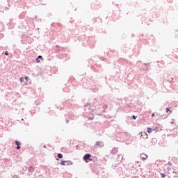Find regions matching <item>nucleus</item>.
Returning a JSON list of instances; mask_svg holds the SVG:
<instances>
[{
  "mask_svg": "<svg viewBox=\"0 0 178 178\" xmlns=\"http://www.w3.org/2000/svg\"><path fill=\"white\" fill-rule=\"evenodd\" d=\"M60 164L62 166H69V165H73V162H72V161L62 160L61 162L60 163Z\"/></svg>",
  "mask_w": 178,
  "mask_h": 178,
  "instance_id": "f257e3e1",
  "label": "nucleus"
},
{
  "mask_svg": "<svg viewBox=\"0 0 178 178\" xmlns=\"http://www.w3.org/2000/svg\"><path fill=\"white\" fill-rule=\"evenodd\" d=\"M90 107L88 108V110L87 109H85V112H83V116L84 118H88V120H90Z\"/></svg>",
  "mask_w": 178,
  "mask_h": 178,
  "instance_id": "f03ea898",
  "label": "nucleus"
},
{
  "mask_svg": "<svg viewBox=\"0 0 178 178\" xmlns=\"http://www.w3.org/2000/svg\"><path fill=\"white\" fill-rule=\"evenodd\" d=\"M83 160L86 163H88V162H90V153L86 154L83 157Z\"/></svg>",
  "mask_w": 178,
  "mask_h": 178,
  "instance_id": "7ed1b4c3",
  "label": "nucleus"
},
{
  "mask_svg": "<svg viewBox=\"0 0 178 178\" xmlns=\"http://www.w3.org/2000/svg\"><path fill=\"white\" fill-rule=\"evenodd\" d=\"M15 145H17L16 149H20V148H22L20 146V142L19 140H15Z\"/></svg>",
  "mask_w": 178,
  "mask_h": 178,
  "instance_id": "20e7f679",
  "label": "nucleus"
},
{
  "mask_svg": "<svg viewBox=\"0 0 178 178\" xmlns=\"http://www.w3.org/2000/svg\"><path fill=\"white\" fill-rule=\"evenodd\" d=\"M40 59H44L43 58H42V56H38V57H37V58H36V62H37V63H40Z\"/></svg>",
  "mask_w": 178,
  "mask_h": 178,
  "instance_id": "39448f33",
  "label": "nucleus"
},
{
  "mask_svg": "<svg viewBox=\"0 0 178 178\" xmlns=\"http://www.w3.org/2000/svg\"><path fill=\"white\" fill-rule=\"evenodd\" d=\"M83 45H90V42H88V39H85L83 40Z\"/></svg>",
  "mask_w": 178,
  "mask_h": 178,
  "instance_id": "423d86ee",
  "label": "nucleus"
},
{
  "mask_svg": "<svg viewBox=\"0 0 178 178\" xmlns=\"http://www.w3.org/2000/svg\"><path fill=\"white\" fill-rule=\"evenodd\" d=\"M83 87H84V88H90V86L86 82H83Z\"/></svg>",
  "mask_w": 178,
  "mask_h": 178,
  "instance_id": "0eeeda50",
  "label": "nucleus"
},
{
  "mask_svg": "<svg viewBox=\"0 0 178 178\" xmlns=\"http://www.w3.org/2000/svg\"><path fill=\"white\" fill-rule=\"evenodd\" d=\"M57 156L59 159H62V158H63V154L61 153H58Z\"/></svg>",
  "mask_w": 178,
  "mask_h": 178,
  "instance_id": "6e6552de",
  "label": "nucleus"
},
{
  "mask_svg": "<svg viewBox=\"0 0 178 178\" xmlns=\"http://www.w3.org/2000/svg\"><path fill=\"white\" fill-rule=\"evenodd\" d=\"M24 80H25V81H24V84H26V83L29 81V76H26L25 77H24Z\"/></svg>",
  "mask_w": 178,
  "mask_h": 178,
  "instance_id": "1a4fd4ad",
  "label": "nucleus"
},
{
  "mask_svg": "<svg viewBox=\"0 0 178 178\" xmlns=\"http://www.w3.org/2000/svg\"><path fill=\"white\" fill-rule=\"evenodd\" d=\"M61 49H63L62 47H59V46H56V52H59V51H61Z\"/></svg>",
  "mask_w": 178,
  "mask_h": 178,
  "instance_id": "9d476101",
  "label": "nucleus"
},
{
  "mask_svg": "<svg viewBox=\"0 0 178 178\" xmlns=\"http://www.w3.org/2000/svg\"><path fill=\"white\" fill-rule=\"evenodd\" d=\"M19 81H20V83H24V77H20L19 78Z\"/></svg>",
  "mask_w": 178,
  "mask_h": 178,
  "instance_id": "9b49d317",
  "label": "nucleus"
},
{
  "mask_svg": "<svg viewBox=\"0 0 178 178\" xmlns=\"http://www.w3.org/2000/svg\"><path fill=\"white\" fill-rule=\"evenodd\" d=\"M152 129H151V128H149V127H148L147 128V133H152Z\"/></svg>",
  "mask_w": 178,
  "mask_h": 178,
  "instance_id": "f8f14e48",
  "label": "nucleus"
},
{
  "mask_svg": "<svg viewBox=\"0 0 178 178\" xmlns=\"http://www.w3.org/2000/svg\"><path fill=\"white\" fill-rule=\"evenodd\" d=\"M166 113H169V115H170V113H172V111H170V110H169V108H166Z\"/></svg>",
  "mask_w": 178,
  "mask_h": 178,
  "instance_id": "ddd939ff",
  "label": "nucleus"
},
{
  "mask_svg": "<svg viewBox=\"0 0 178 178\" xmlns=\"http://www.w3.org/2000/svg\"><path fill=\"white\" fill-rule=\"evenodd\" d=\"M4 54H5L6 56H8L9 55V51H4Z\"/></svg>",
  "mask_w": 178,
  "mask_h": 178,
  "instance_id": "4468645a",
  "label": "nucleus"
},
{
  "mask_svg": "<svg viewBox=\"0 0 178 178\" xmlns=\"http://www.w3.org/2000/svg\"><path fill=\"white\" fill-rule=\"evenodd\" d=\"M147 158H148V156H145V157H142V159L143 161H145V159H147Z\"/></svg>",
  "mask_w": 178,
  "mask_h": 178,
  "instance_id": "2eb2a0df",
  "label": "nucleus"
},
{
  "mask_svg": "<svg viewBox=\"0 0 178 178\" xmlns=\"http://www.w3.org/2000/svg\"><path fill=\"white\" fill-rule=\"evenodd\" d=\"M161 176L162 178H165L166 177V175H165V174H162V173L161 174Z\"/></svg>",
  "mask_w": 178,
  "mask_h": 178,
  "instance_id": "dca6fc26",
  "label": "nucleus"
},
{
  "mask_svg": "<svg viewBox=\"0 0 178 178\" xmlns=\"http://www.w3.org/2000/svg\"><path fill=\"white\" fill-rule=\"evenodd\" d=\"M132 118H133V119L136 120V115H133Z\"/></svg>",
  "mask_w": 178,
  "mask_h": 178,
  "instance_id": "f3484780",
  "label": "nucleus"
},
{
  "mask_svg": "<svg viewBox=\"0 0 178 178\" xmlns=\"http://www.w3.org/2000/svg\"><path fill=\"white\" fill-rule=\"evenodd\" d=\"M154 116H155V113L152 114V117L154 118Z\"/></svg>",
  "mask_w": 178,
  "mask_h": 178,
  "instance_id": "a211bd4d",
  "label": "nucleus"
},
{
  "mask_svg": "<svg viewBox=\"0 0 178 178\" xmlns=\"http://www.w3.org/2000/svg\"><path fill=\"white\" fill-rule=\"evenodd\" d=\"M168 165H172V163L170 161L168 162Z\"/></svg>",
  "mask_w": 178,
  "mask_h": 178,
  "instance_id": "6ab92c4d",
  "label": "nucleus"
},
{
  "mask_svg": "<svg viewBox=\"0 0 178 178\" xmlns=\"http://www.w3.org/2000/svg\"><path fill=\"white\" fill-rule=\"evenodd\" d=\"M88 124H85V126H86V127H88Z\"/></svg>",
  "mask_w": 178,
  "mask_h": 178,
  "instance_id": "aec40b11",
  "label": "nucleus"
},
{
  "mask_svg": "<svg viewBox=\"0 0 178 178\" xmlns=\"http://www.w3.org/2000/svg\"><path fill=\"white\" fill-rule=\"evenodd\" d=\"M43 148H47V145H44L43 146Z\"/></svg>",
  "mask_w": 178,
  "mask_h": 178,
  "instance_id": "412c9836",
  "label": "nucleus"
},
{
  "mask_svg": "<svg viewBox=\"0 0 178 178\" xmlns=\"http://www.w3.org/2000/svg\"><path fill=\"white\" fill-rule=\"evenodd\" d=\"M12 20H13V19H10V23H12Z\"/></svg>",
  "mask_w": 178,
  "mask_h": 178,
  "instance_id": "4be33fe9",
  "label": "nucleus"
},
{
  "mask_svg": "<svg viewBox=\"0 0 178 178\" xmlns=\"http://www.w3.org/2000/svg\"><path fill=\"white\" fill-rule=\"evenodd\" d=\"M66 122H67V123H69V120H66Z\"/></svg>",
  "mask_w": 178,
  "mask_h": 178,
  "instance_id": "5701e85b",
  "label": "nucleus"
},
{
  "mask_svg": "<svg viewBox=\"0 0 178 178\" xmlns=\"http://www.w3.org/2000/svg\"><path fill=\"white\" fill-rule=\"evenodd\" d=\"M88 105H89V103L87 104L86 106H88Z\"/></svg>",
  "mask_w": 178,
  "mask_h": 178,
  "instance_id": "b1692460",
  "label": "nucleus"
},
{
  "mask_svg": "<svg viewBox=\"0 0 178 178\" xmlns=\"http://www.w3.org/2000/svg\"><path fill=\"white\" fill-rule=\"evenodd\" d=\"M21 120L23 122V120H24V119L22 118Z\"/></svg>",
  "mask_w": 178,
  "mask_h": 178,
  "instance_id": "393cba45",
  "label": "nucleus"
},
{
  "mask_svg": "<svg viewBox=\"0 0 178 178\" xmlns=\"http://www.w3.org/2000/svg\"><path fill=\"white\" fill-rule=\"evenodd\" d=\"M172 124H173V123H175L174 122H171Z\"/></svg>",
  "mask_w": 178,
  "mask_h": 178,
  "instance_id": "a878e982",
  "label": "nucleus"
},
{
  "mask_svg": "<svg viewBox=\"0 0 178 178\" xmlns=\"http://www.w3.org/2000/svg\"><path fill=\"white\" fill-rule=\"evenodd\" d=\"M146 136H147V138H148V135H146Z\"/></svg>",
  "mask_w": 178,
  "mask_h": 178,
  "instance_id": "bb28decb",
  "label": "nucleus"
},
{
  "mask_svg": "<svg viewBox=\"0 0 178 178\" xmlns=\"http://www.w3.org/2000/svg\"><path fill=\"white\" fill-rule=\"evenodd\" d=\"M54 24L53 23V24H51V26H54Z\"/></svg>",
  "mask_w": 178,
  "mask_h": 178,
  "instance_id": "cd10ccee",
  "label": "nucleus"
}]
</instances>
